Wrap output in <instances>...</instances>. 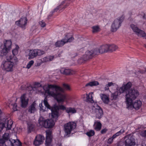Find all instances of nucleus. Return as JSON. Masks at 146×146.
I'll return each mask as SVG.
<instances>
[{"instance_id":"nucleus-3","label":"nucleus","mask_w":146,"mask_h":146,"mask_svg":"<svg viewBox=\"0 0 146 146\" xmlns=\"http://www.w3.org/2000/svg\"><path fill=\"white\" fill-rule=\"evenodd\" d=\"M132 85L131 83L130 82H129L126 84L124 83L122 86L119 88L118 90H117V92L112 94V97L113 99H115L121 93L125 92L126 95L131 90H136L134 88H131Z\"/></svg>"},{"instance_id":"nucleus-41","label":"nucleus","mask_w":146,"mask_h":146,"mask_svg":"<svg viewBox=\"0 0 146 146\" xmlns=\"http://www.w3.org/2000/svg\"><path fill=\"white\" fill-rule=\"evenodd\" d=\"M62 86L64 90L68 91L71 90V88L69 85L64 83L63 84Z\"/></svg>"},{"instance_id":"nucleus-2","label":"nucleus","mask_w":146,"mask_h":146,"mask_svg":"<svg viewBox=\"0 0 146 146\" xmlns=\"http://www.w3.org/2000/svg\"><path fill=\"white\" fill-rule=\"evenodd\" d=\"M18 61L17 57L12 58L10 55H7L6 60L3 61L2 63L1 66L3 69L8 72L13 70V68L15 63Z\"/></svg>"},{"instance_id":"nucleus-14","label":"nucleus","mask_w":146,"mask_h":146,"mask_svg":"<svg viewBox=\"0 0 146 146\" xmlns=\"http://www.w3.org/2000/svg\"><path fill=\"white\" fill-rule=\"evenodd\" d=\"M56 71L58 74L61 73L66 75H72L75 73L74 70L65 68H61L60 70H56Z\"/></svg>"},{"instance_id":"nucleus-59","label":"nucleus","mask_w":146,"mask_h":146,"mask_svg":"<svg viewBox=\"0 0 146 146\" xmlns=\"http://www.w3.org/2000/svg\"><path fill=\"white\" fill-rule=\"evenodd\" d=\"M140 73V72H137L135 74V75H134V76L135 77H138V75H137V74H139V73Z\"/></svg>"},{"instance_id":"nucleus-57","label":"nucleus","mask_w":146,"mask_h":146,"mask_svg":"<svg viewBox=\"0 0 146 146\" xmlns=\"http://www.w3.org/2000/svg\"><path fill=\"white\" fill-rule=\"evenodd\" d=\"M117 136V135H116V134H115L112 137L114 139L115 138H116Z\"/></svg>"},{"instance_id":"nucleus-36","label":"nucleus","mask_w":146,"mask_h":146,"mask_svg":"<svg viewBox=\"0 0 146 146\" xmlns=\"http://www.w3.org/2000/svg\"><path fill=\"white\" fill-rule=\"evenodd\" d=\"M92 32L93 33H96L100 31V29L98 26H95L92 27Z\"/></svg>"},{"instance_id":"nucleus-7","label":"nucleus","mask_w":146,"mask_h":146,"mask_svg":"<svg viewBox=\"0 0 146 146\" xmlns=\"http://www.w3.org/2000/svg\"><path fill=\"white\" fill-rule=\"evenodd\" d=\"M54 89H55V84L49 85L48 86H44L42 87V90H41L40 92L41 93L46 95V96H51L55 98V93L52 90Z\"/></svg>"},{"instance_id":"nucleus-6","label":"nucleus","mask_w":146,"mask_h":146,"mask_svg":"<svg viewBox=\"0 0 146 146\" xmlns=\"http://www.w3.org/2000/svg\"><path fill=\"white\" fill-rule=\"evenodd\" d=\"M74 40L72 33H66L64 37L61 40L57 41L55 45L56 46L61 47L68 42H72Z\"/></svg>"},{"instance_id":"nucleus-53","label":"nucleus","mask_w":146,"mask_h":146,"mask_svg":"<svg viewBox=\"0 0 146 146\" xmlns=\"http://www.w3.org/2000/svg\"><path fill=\"white\" fill-rule=\"evenodd\" d=\"M3 138L0 139V145H3L5 143V142L6 141Z\"/></svg>"},{"instance_id":"nucleus-52","label":"nucleus","mask_w":146,"mask_h":146,"mask_svg":"<svg viewBox=\"0 0 146 146\" xmlns=\"http://www.w3.org/2000/svg\"><path fill=\"white\" fill-rule=\"evenodd\" d=\"M113 139L112 137L109 138L107 141L108 143L109 144H111L113 142Z\"/></svg>"},{"instance_id":"nucleus-22","label":"nucleus","mask_w":146,"mask_h":146,"mask_svg":"<svg viewBox=\"0 0 146 146\" xmlns=\"http://www.w3.org/2000/svg\"><path fill=\"white\" fill-rule=\"evenodd\" d=\"M53 122L54 121L52 119L46 120L44 127L48 128H52L54 125Z\"/></svg>"},{"instance_id":"nucleus-27","label":"nucleus","mask_w":146,"mask_h":146,"mask_svg":"<svg viewBox=\"0 0 146 146\" xmlns=\"http://www.w3.org/2000/svg\"><path fill=\"white\" fill-rule=\"evenodd\" d=\"M54 58V56H49L45 57L43 58L41 60L39 61H42V62H44L52 61Z\"/></svg>"},{"instance_id":"nucleus-56","label":"nucleus","mask_w":146,"mask_h":146,"mask_svg":"<svg viewBox=\"0 0 146 146\" xmlns=\"http://www.w3.org/2000/svg\"><path fill=\"white\" fill-rule=\"evenodd\" d=\"M142 15L143 16V18L145 19H146V14L144 13H142Z\"/></svg>"},{"instance_id":"nucleus-39","label":"nucleus","mask_w":146,"mask_h":146,"mask_svg":"<svg viewBox=\"0 0 146 146\" xmlns=\"http://www.w3.org/2000/svg\"><path fill=\"white\" fill-rule=\"evenodd\" d=\"M131 27L133 31L136 34L137 33H138V31L139 29L137 26L133 24H131Z\"/></svg>"},{"instance_id":"nucleus-48","label":"nucleus","mask_w":146,"mask_h":146,"mask_svg":"<svg viewBox=\"0 0 146 146\" xmlns=\"http://www.w3.org/2000/svg\"><path fill=\"white\" fill-rule=\"evenodd\" d=\"M124 132V130L123 129H121L118 132L115 133L116 135L118 137L122 133H123Z\"/></svg>"},{"instance_id":"nucleus-18","label":"nucleus","mask_w":146,"mask_h":146,"mask_svg":"<svg viewBox=\"0 0 146 146\" xmlns=\"http://www.w3.org/2000/svg\"><path fill=\"white\" fill-rule=\"evenodd\" d=\"M26 94H24L21 95L20 98L21 106L23 108L26 107L28 103L29 99L26 98Z\"/></svg>"},{"instance_id":"nucleus-45","label":"nucleus","mask_w":146,"mask_h":146,"mask_svg":"<svg viewBox=\"0 0 146 146\" xmlns=\"http://www.w3.org/2000/svg\"><path fill=\"white\" fill-rule=\"evenodd\" d=\"M93 51V54L95 55L98 54L99 53H100V50L99 48H97L94 50Z\"/></svg>"},{"instance_id":"nucleus-64","label":"nucleus","mask_w":146,"mask_h":146,"mask_svg":"<svg viewBox=\"0 0 146 146\" xmlns=\"http://www.w3.org/2000/svg\"><path fill=\"white\" fill-rule=\"evenodd\" d=\"M1 5H0V9L1 8Z\"/></svg>"},{"instance_id":"nucleus-20","label":"nucleus","mask_w":146,"mask_h":146,"mask_svg":"<svg viewBox=\"0 0 146 146\" xmlns=\"http://www.w3.org/2000/svg\"><path fill=\"white\" fill-rule=\"evenodd\" d=\"M100 98L103 102L105 104H108L110 102L109 96L108 95L104 94H100Z\"/></svg>"},{"instance_id":"nucleus-4","label":"nucleus","mask_w":146,"mask_h":146,"mask_svg":"<svg viewBox=\"0 0 146 146\" xmlns=\"http://www.w3.org/2000/svg\"><path fill=\"white\" fill-rule=\"evenodd\" d=\"M61 110H65L66 112L69 114L75 113L77 112L76 110L74 108H66L63 105H55V120L61 114Z\"/></svg>"},{"instance_id":"nucleus-12","label":"nucleus","mask_w":146,"mask_h":146,"mask_svg":"<svg viewBox=\"0 0 146 146\" xmlns=\"http://www.w3.org/2000/svg\"><path fill=\"white\" fill-rule=\"evenodd\" d=\"M124 140L125 146H133L135 144V139L131 135L126 136Z\"/></svg>"},{"instance_id":"nucleus-30","label":"nucleus","mask_w":146,"mask_h":146,"mask_svg":"<svg viewBox=\"0 0 146 146\" xmlns=\"http://www.w3.org/2000/svg\"><path fill=\"white\" fill-rule=\"evenodd\" d=\"M101 126L102 124L100 122L96 121L95 122L94 125V128L96 130H100L101 128Z\"/></svg>"},{"instance_id":"nucleus-51","label":"nucleus","mask_w":146,"mask_h":146,"mask_svg":"<svg viewBox=\"0 0 146 146\" xmlns=\"http://www.w3.org/2000/svg\"><path fill=\"white\" fill-rule=\"evenodd\" d=\"M28 131L29 132H31V131H33V127L32 125H29L28 127Z\"/></svg>"},{"instance_id":"nucleus-15","label":"nucleus","mask_w":146,"mask_h":146,"mask_svg":"<svg viewBox=\"0 0 146 146\" xmlns=\"http://www.w3.org/2000/svg\"><path fill=\"white\" fill-rule=\"evenodd\" d=\"M27 19L25 17H22L18 21L15 22L16 25L21 27L23 29L26 28V26L27 23Z\"/></svg>"},{"instance_id":"nucleus-47","label":"nucleus","mask_w":146,"mask_h":146,"mask_svg":"<svg viewBox=\"0 0 146 146\" xmlns=\"http://www.w3.org/2000/svg\"><path fill=\"white\" fill-rule=\"evenodd\" d=\"M39 25L42 27H45L46 25V24L43 21H39Z\"/></svg>"},{"instance_id":"nucleus-60","label":"nucleus","mask_w":146,"mask_h":146,"mask_svg":"<svg viewBox=\"0 0 146 146\" xmlns=\"http://www.w3.org/2000/svg\"><path fill=\"white\" fill-rule=\"evenodd\" d=\"M56 146H61V144L60 143H59L56 145Z\"/></svg>"},{"instance_id":"nucleus-21","label":"nucleus","mask_w":146,"mask_h":146,"mask_svg":"<svg viewBox=\"0 0 146 146\" xmlns=\"http://www.w3.org/2000/svg\"><path fill=\"white\" fill-rule=\"evenodd\" d=\"M12 42L10 40H6L4 42V46H3L4 48L9 51L11 48Z\"/></svg>"},{"instance_id":"nucleus-32","label":"nucleus","mask_w":146,"mask_h":146,"mask_svg":"<svg viewBox=\"0 0 146 146\" xmlns=\"http://www.w3.org/2000/svg\"><path fill=\"white\" fill-rule=\"evenodd\" d=\"M34 86H36V88H35V90H38V92L41 93L40 91L42 90V87H41V85L39 82H35L34 85Z\"/></svg>"},{"instance_id":"nucleus-23","label":"nucleus","mask_w":146,"mask_h":146,"mask_svg":"<svg viewBox=\"0 0 146 146\" xmlns=\"http://www.w3.org/2000/svg\"><path fill=\"white\" fill-rule=\"evenodd\" d=\"M94 94V93L91 92L88 94H86V99L87 102L91 103H94V101L93 99V95Z\"/></svg>"},{"instance_id":"nucleus-33","label":"nucleus","mask_w":146,"mask_h":146,"mask_svg":"<svg viewBox=\"0 0 146 146\" xmlns=\"http://www.w3.org/2000/svg\"><path fill=\"white\" fill-rule=\"evenodd\" d=\"M136 34L138 36L145 38L146 39V34L143 31L139 29L138 33H137Z\"/></svg>"},{"instance_id":"nucleus-10","label":"nucleus","mask_w":146,"mask_h":146,"mask_svg":"<svg viewBox=\"0 0 146 146\" xmlns=\"http://www.w3.org/2000/svg\"><path fill=\"white\" fill-rule=\"evenodd\" d=\"M76 123L73 121L68 122L64 125V129L66 134H69L76 128Z\"/></svg>"},{"instance_id":"nucleus-19","label":"nucleus","mask_w":146,"mask_h":146,"mask_svg":"<svg viewBox=\"0 0 146 146\" xmlns=\"http://www.w3.org/2000/svg\"><path fill=\"white\" fill-rule=\"evenodd\" d=\"M93 54V50H88L85 52V54L83 55L82 58L84 60H86L91 58Z\"/></svg>"},{"instance_id":"nucleus-55","label":"nucleus","mask_w":146,"mask_h":146,"mask_svg":"<svg viewBox=\"0 0 146 146\" xmlns=\"http://www.w3.org/2000/svg\"><path fill=\"white\" fill-rule=\"evenodd\" d=\"M107 129H103L101 131V133L102 134H104L106 133V132L107 131Z\"/></svg>"},{"instance_id":"nucleus-13","label":"nucleus","mask_w":146,"mask_h":146,"mask_svg":"<svg viewBox=\"0 0 146 146\" xmlns=\"http://www.w3.org/2000/svg\"><path fill=\"white\" fill-rule=\"evenodd\" d=\"M46 137L45 140V146H52V131L50 130L46 131Z\"/></svg>"},{"instance_id":"nucleus-62","label":"nucleus","mask_w":146,"mask_h":146,"mask_svg":"<svg viewBox=\"0 0 146 146\" xmlns=\"http://www.w3.org/2000/svg\"><path fill=\"white\" fill-rule=\"evenodd\" d=\"M1 113H2L1 111V110H0V115L1 114Z\"/></svg>"},{"instance_id":"nucleus-54","label":"nucleus","mask_w":146,"mask_h":146,"mask_svg":"<svg viewBox=\"0 0 146 146\" xmlns=\"http://www.w3.org/2000/svg\"><path fill=\"white\" fill-rule=\"evenodd\" d=\"M39 107H40V108L41 110H42L43 111H45V110L43 109V107L42 106V103L40 104L39 105Z\"/></svg>"},{"instance_id":"nucleus-43","label":"nucleus","mask_w":146,"mask_h":146,"mask_svg":"<svg viewBox=\"0 0 146 146\" xmlns=\"http://www.w3.org/2000/svg\"><path fill=\"white\" fill-rule=\"evenodd\" d=\"M34 63V61L33 60L30 61L26 66V68L28 69H29Z\"/></svg>"},{"instance_id":"nucleus-50","label":"nucleus","mask_w":146,"mask_h":146,"mask_svg":"<svg viewBox=\"0 0 146 146\" xmlns=\"http://www.w3.org/2000/svg\"><path fill=\"white\" fill-rule=\"evenodd\" d=\"M55 11V9H53V11L52 12H51L50 13L48 17V19L49 20L50 18L52 16L53 13H54Z\"/></svg>"},{"instance_id":"nucleus-42","label":"nucleus","mask_w":146,"mask_h":146,"mask_svg":"<svg viewBox=\"0 0 146 146\" xmlns=\"http://www.w3.org/2000/svg\"><path fill=\"white\" fill-rule=\"evenodd\" d=\"M9 133H5L3 135L2 138L7 141L8 140L9 138Z\"/></svg>"},{"instance_id":"nucleus-49","label":"nucleus","mask_w":146,"mask_h":146,"mask_svg":"<svg viewBox=\"0 0 146 146\" xmlns=\"http://www.w3.org/2000/svg\"><path fill=\"white\" fill-rule=\"evenodd\" d=\"M12 105L13 106V110L14 111H17V104L16 103H15L14 104H12Z\"/></svg>"},{"instance_id":"nucleus-31","label":"nucleus","mask_w":146,"mask_h":146,"mask_svg":"<svg viewBox=\"0 0 146 146\" xmlns=\"http://www.w3.org/2000/svg\"><path fill=\"white\" fill-rule=\"evenodd\" d=\"M11 146H22V143L19 140H13L11 142Z\"/></svg>"},{"instance_id":"nucleus-58","label":"nucleus","mask_w":146,"mask_h":146,"mask_svg":"<svg viewBox=\"0 0 146 146\" xmlns=\"http://www.w3.org/2000/svg\"><path fill=\"white\" fill-rule=\"evenodd\" d=\"M41 63H42V62H40V63H37L36 65V66H40L41 64Z\"/></svg>"},{"instance_id":"nucleus-46","label":"nucleus","mask_w":146,"mask_h":146,"mask_svg":"<svg viewBox=\"0 0 146 146\" xmlns=\"http://www.w3.org/2000/svg\"><path fill=\"white\" fill-rule=\"evenodd\" d=\"M139 134L142 137H146V130L142 131L140 132Z\"/></svg>"},{"instance_id":"nucleus-29","label":"nucleus","mask_w":146,"mask_h":146,"mask_svg":"<svg viewBox=\"0 0 146 146\" xmlns=\"http://www.w3.org/2000/svg\"><path fill=\"white\" fill-rule=\"evenodd\" d=\"M8 52L9 51L3 47L1 46L0 48V56H2L6 55Z\"/></svg>"},{"instance_id":"nucleus-17","label":"nucleus","mask_w":146,"mask_h":146,"mask_svg":"<svg viewBox=\"0 0 146 146\" xmlns=\"http://www.w3.org/2000/svg\"><path fill=\"white\" fill-rule=\"evenodd\" d=\"M46 97L44 100V103L46 107L48 109L51 110V117L52 118H55V104L53 105L52 107H51L48 104Z\"/></svg>"},{"instance_id":"nucleus-26","label":"nucleus","mask_w":146,"mask_h":146,"mask_svg":"<svg viewBox=\"0 0 146 146\" xmlns=\"http://www.w3.org/2000/svg\"><path fill=\"white\" fill-rule=\"evenodd\" d=\"M36 109L35 104L33 102L29 107L28 111L30 113H33L35 112Z\"/></svg>"},{"instance_id":"nucleus-24","label":"nucleus","mask_w":146,"mask_h":146,"mask_svg":"<svg viewBox=\"0 0 146 146\" xmlns=\"http://www.w3.org/2000/svg\"><path fill=\"white\" fill-rule=\"evenodd\" d=\"M19 46L16 45V47L15 48L12 50V52L13 55H11V54H8L7 55H10L12 56V58H13L14 57H17L16 56L18 53L19 49Z\"/></svg>"},{"instance_id":"nucleus-44","label":"nucleus","mask_w":146,"mask_h":146,"mask_svg":"<svg viewBox=\"0 0 146 146\" xmlns=\"http://www.w3.org/2000/svg\"><path fill=\"white\" fill-rule=\"evenodd\" d=\"M95 133L94 131L93 130H91L86 133V134L88 136L90 137L93 136Z\"/></svg>"},{"instance_id":"nucleus-38","label":"nucleus","mask_w":146,"mask_h":146,"mask_svg":"<svg viewBox=\"0 0 146 146\" xmlns=\"http://www.w3.org/2000/svg\"><path fill=\"white\" fill-rule=\"evenodd\" d=\"M35 88H36V86H34L33 85H32L31 84L29 85L28 84H27V86H26V89L28 90H29L31 91L33 90H35Z\"/></svg>"},{"instance_id":"nucleus-28","label":"nucleus","mask_w":146,"mask_h":146,"mask_svg":"<svg viewBox=\"0 0 146 146\" xmlns=\"http://www.w3.org/2000/svg\"><path fill=\"white\" fill-rule=\"evenodd\" d=\"M117 86V85L115 84V83H113L112 82H108V84L105 85L104 88V90L105 91L109 90L110 87H112L113 86L116 87Z\"/></svg>"},{"instance_id":"nucleus-63","label":"nucleus","mask_w":146,"mask_h":146,"mask_svg":"<svg viewBox=\"0 0 146 146\" xmlns=\"http://www.w3.org/2000/svg\"><path fill=\"white\" fill-rule=\"evenodd\" d=\"M144 47L146 48V44L144 45Z\"/></svg>"},{"instance_id":"nucleus-5","label":"nucleus","mask_w":146,"mask_h":146,"mask_svg":"<svg viewBox=\"0 0 146 146\" xmlns=\"http://www.w3.org/2000/svg\"><path fill=\"white\" fill-rule=\"evenodd\" d=\"M55 100L58 103H63L66 99V95L64 93V90L55 85Z\"/></svg>"},{"instance_id":"nucleus-61","label":"nucleus","mask_w":146,"mask_h":146,"mask_svg":"<svg viewBox=\"0 0 146 146\" xmlns=\"http://www.w3.org/2000/svg\"><path fill=\"white\" fill-rule=\"evenodd\" d=\"M142 146H146V144H143Z\"/></svg>"},{"instance_id":"nucleus-40","label":"nucleus","mask_w":146,"mask_h":146,"mask_svg":"<svg viewBox=\"0 0 146 146\" xmlns=\"http://www.w3.org/2000/svg\"><path fill=\"white\" fill-rule=\"evenodd\" d=\"M65 3V1H62L61 3L57 8L56 9H65L67 5H63Z\"/></svg>"},{"instance_id":"nucleus-1","label":"nucleus","mask_w":146,"mask_h":146,"mask_svg":"<svg viewBox=\"0 0 146 146\" xmlns=\"http://www.w3.org/2000/svg\"><path fill=\"white\" fill-rule=\"evenodd\" d=\"M139 94V92L137 90L133 89L130 90L128 93L125 95V103L127 108L128 109L134 108L136 110H138L140 108L142 102L140 100H136L134 102L133 101Z\"/></svg>"},{"instance_id":"nucleus-37","label":"nucleus","mask_w":146,"mask_h":146,"mask_svg":"<svg viewBox=\"0 0 146 146\" xmlns=\"http://www.w3.org/2000/svg\"><path fill=\"white\" fill-rule=\"evenodd\" d=\"M99 83L97 81H93L90 82L89 83L86 84V86H96L99 85Z\"/></svg>"},{"instance_id":"nucleus-9","label":"nucleus","mask_w":146,"mask_h":146,"mask_svg":"<svg viewBox=\"0 0 146 146\" xmlns=\"http://www.w3.org/2000/svg\"><path fill=\"white\" fill-rule=\"evenodd\" d=\"M92 114L96 118L100 119L103 115L102 110L96 104H95L90 110Z\"/></svg>"},{"instance_id":"nucleus-16","label":"nucleus","mask_w":146,"mask_h":146,"mask_svg":"<svg viewBox=\"0 0 146 146\" xmlns=\"http://www.w3.org/2000/svg\"><path fill=\"white\" fill-rule=\"evenodd\" d=\"M44 140V137L41 135H38L35 137L34 141V144L35 146H39L42 144Z\"/></svg>"},{"instance_id":"nucleus-35","label":"nucleus","mask_w":146,"mask_h":146,"mask_svg":"<svg viewBox=\"0 0 146 146\" xmlns=\"http://www.w3.org/2000/svg\"><path fill=\"white\" fill-rule=\"evenodd\" d=\"M38 123L40 125L41 127H44V125L46 121V120L44 119V118L42 117H40L38 120Z\"/></svg>"},{"instance_id":"nucleus-11","label":"nucleus","mask_w":146,"mask_h":146,"mask_svg":"<svg viewBox=\"0 0 146 146\" xmlns=\"http://www.w3.org/2000/svg\"><path fill=\"white\" fill-rule=\"evenodd\" d=\"M45 53L44 51L42 50L38 49L31 50L29 55V59H31L37 56H41Z\"/></svg>"},{"instance_id":"nucleus-25","label":"nucleus","mask_w":146,"mask_h":146,"mask_svg":"<svg viewBox=\"0 0 146 146\" xmlns=\"http://www.w3.org/2000/svg\"><path fill=\"white\" fill-rule=\"evenodd\" d=\"M108 44L102 45L99 48L100 50V52L101 54L104 52H108Z\"/></svg>"},{"instance_id":"nucleus-8","label":"nucleus","mask_w":146,"mask_h":146,"mask_svg":"<svg viewBox=\"0 0 146 146\" xmlns=\"http://www.w3.org/2000/svg\"><path fill=\"white\" fill-rule=\"evenodd\" d=\"M124 18V16L123 15L114 20L111 26V31L115 32L119 28Z\"/></svg>"},{"instance_id":"nucleus-34","label":"nucleus","mask_w":146,"mask_h":146,"mask_svg":"<svg viewBox=\"0 0 146 146\" xmlns=\"http://www.w3.org/2000/svg\"><path fill=\"white\" fill-rule=\"evenodd\" d=\"M118 48V47L114 44L108 45V51H115Z\"/></svg>"}]
</instances>
